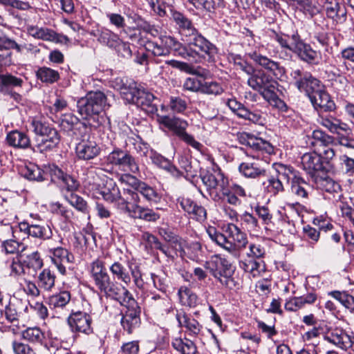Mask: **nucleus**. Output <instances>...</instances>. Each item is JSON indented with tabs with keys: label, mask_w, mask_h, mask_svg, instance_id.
<instances>
[{
	"label": "nucleus",
	"mask_w": 354,
	"mask_h": 354,
	"mask_svg": "<svg viewBox=\"0 0 354 354\" xmlns=\"http://www.w3.org/2000/svg\"><path fill=\"white\" fill-rule=\"evenodd\" d=\"M99 194L103 199L109 203H115L117 208L127 214L130 217L147 221H156L160 215L153 210L139 205L140 201L138 194L129 188H124L122 194L115 183H106Z\"/></svg>",
	"instance_id": "obj_1"
},
{
	"label": "nucleus",
	"mask_w": 354,
	"mask_h": 354,
	"mask_svg": "<svg viewBox=\"0 0 354 354\" xmlns=\"http://www.w3.org/2000/svg\"><path fill=\"white\" fill-rule=\"evenodd\" d=\"M90 272L96 288L107 297L118 300L129 291L117 282L113 281L107 273L104 263L98 259L91 263Z\"/></svg>",
	"instance_id": "obj_2"
},
{
	"label": "nucleus",
	"mask_w": 354,
	"mask_h": 354,
	"mask_svg": "<svg viewBox=\"0 0 354 354\" xmlns=\"http://www.w3.org/2000/svg\"><path fill=\"white\" fill-rule=\"evenodd\" d=\"M206 232L211 240L221 247L228 252L236 255V249L245 248L248 244V239L245 233L242 232L236 225L228 224L226 228V232L231 237L234 243L229 241L222 233L218 232L213 226H209L206 229Z\"/></svg>",
	"instance_id": "obj_3"
},
{
	"label": "nucleus",
	"mask_w": 354,
	"mask_h": 354,
	"mask_svg": "<svg viewBox=\"0 0 354 354\" xmlns=\"http://www.w3.org/2000/svg\"><path fill=\"white\" fill-rule=\"evenodd\" d=\"M139 44L143 46L147 51L156 57L168 56L171 51L180 57H186L188 55L183 44L170 35H161L157 41H145L141 39Z\"/></svg>",
	"instance_id": "obj_4"
},
{
	"label": "nucleus",
	"mask_w": 354,
	"mask_h": 354,
	"mask_svg": "<svg viewBox=\"0 0 354 354\" xmlns=\"http://www.w3.org/2000/svg\"><path fill=\"white\" fill-rule=\"evenodd\" d=\"M109 106L105 94L102 91H91L77 101L78 112L84 118L99 115Z\"/></svg>",
	"instance_id": "obj_5"
},
{
	"label": "nucleus",
	"mask_w": 354,
	"mask_h": 354,
	"mask_svg": "<svg viewBox=\"0 0 354 354\" xmlns=\"http://www.w3.org/2000/svg\"><path fill=\"white\" fill-rule=\"evenodd\" d=\"M206 268L223 286L230 289L236 286V282L232 277L234 270L231 263L220 255H215L206 262Z\"/></svg>",
	"instance_id": "obj_6"
},
{
	"label": "nucleus",
	"mask_w": 354,
	"mask_h": 354,
	"mask_svg": "<svg viewBox=\"0 0 354 354\" xmlns=\"http://www.w3.org/2000/svg\"><path fill=\"white\" fill-rule=\"evenodd\" d=\"M184 41L186 43V45L183 44L184 48L188 53L186 57H183L185 59H189L195 58L198 55L203 56L204 55H207L211 58L216 53L215 46L202 36L197 30Z\"/></svg>",
	"instance_id": "obj_7"
},
{
	"label": "nucleus",
	"mask_w": 354,
	"mask_h": 354,
	"mask_svg": "<svg viewBox=\"0 0 354 354\" xmlns=\"http://www.w3.org/2000/svg\"><path fill=\"white\" fill-rule=\"evenodd\" d=\"M117 301L127 309L122 317L121 324L124 330L130 334L139 326L140 308L130 292Z\"/></svg>",
	"instance_id": "obj_8"
},
{
	"label": "nucleus",
	"mask_w": 354,
	"mask_h": 354,
	"mask_svg": "<svg viewBox=\"0 0 354 354\" xmlns=\"http://www.w3.org/2000/svg\"><path fill=\"white\" fill-rule=\"evenodd\" d=\"M158 121L160 124L174 131L184 142L194 149L200 150L202 145L185 131L188 126L187 121L179 118H171L167 115H158Z\"/></svg>",
	"instance_id": "obj_9"
},
{
	"label": "nucleus",
	"mask_w": 354,
	"mask_h": 354,
	"mask_svg": "<svg viewBox=\"0 0 354 354\" xmlns=\"http://www.w3.org/2000/svg\"><path fill=\"white\" fill-rule=\"evenodd\" d=\"M107 167H117L124 172L136 174L139 171V167L135 158L127 151L120 149H114L105 157Z\"/></svg>",
	"instance_id": "obj_10"
},
{
	"label": "nucleus",
	"mask_w": 354,
	"mask_h": 354,
	"mask_svg": "<svg viewBox=\"0 0 354 354\" xmlns=\"http://www.w3.org/2000/svg\"><path fill=\"white\" fill-rule=\"evenodd\" d=\"M295 85L301 91L306 93L310 97L319 89L323 88L320 81L313 77L310 73L301 68H293L290 73Z\"/></svg>",
	"instance_id": "obj_11"
},
{
	"label": "nucleus",
	"mask_w": 354,
	"mask_h": 354,
	"mask_svg": "<svg viewBox=\"0 0 354 354\" xmlns=\"http://www.w3.org/2000/svg\"><path fill=\"white\" fill-rule=\"evenodd\" d=\"M119 89L124 100L138 106H149L155 98L152 93L138 88L135 82L129 83L128 86L123 83Z\"/></svg>",
	"instance_id": "obj_12"
},
{
	"label": "nucleus",
	"mask_w": 354,
	"mask_h": 354,
	"mask_svg": "<svg viewBox=\"0 0 354 354\" xmlns=\"http://www.w3.org/2000/svg\"><path fill=\"white\" fill-rule=\"evenodd\" d=\"M248 85L257 91L263 98L272 90H277L278 82L264 71L257 69L248 79Z\"/></svg>",
	"instance_id": "obj_13"
},
{
	"label": "nucleus",
	"mask_w": 354,
	"mask_h": 354,
	"mask_svg": "<svg viewBox=\"0 0 354 354\" xmlns=\"http://www.w3.org/2000/svg\"><path fill=\"white\" fill-rule=\"evenodd\" d=\"M293 41L292 51L295 53L302 61L308 64H318L319 53L313 50L310 44L305 43L297 32L291 35Z\"/></svg>",
	"instance_id": "obj_14"
},
{
	"label": "nucleus",
	"mask_w": 354,
	"mask_h": 354,
	"mask_svg": "<svg viewBox=\"0 0 354 354\" xmlns=\"http://www.w3.org/2000/svg\"><path fill=\"white\" fill-rule=\"evenodd\" d=\"M46 250L49 252L52 262L56 266L62 274H65V264L73 263L75 260L73 254L61 246L53 247L50 243H46Z\"/></svg>",
	"instance_id": "obj_15"
},
{
	"label": "nucleus",
	"mask_w": 354,
	"mask_h": 354,
	"mask_svg": "<svg viewBox=\"0 0 354 354\" xmlns=\"http://www.w3.org/2000/svg\"><path fill=\"white\" fill-rule=\"evenodd\" d=\"M77 157L80 160H90L98 156L101 152L100 145L90 136L83 138L75 147Z\"/></svg>",
	"instance_id": "obj_16"
},
{
	"label": "nucleus",
	"mask_w": 354,
	"mask_h": 354,
	"mask_svg": "<svg viewBox=\"0 0 354 354\" xmlns=\"http://www.w3.org/2000/svg\"><path fill=\"white\" fill-rule=\"evenodd\" d=\"M239 171L245 178H260L267 176V169L265 164L259 160V158L249 160L241 163Z\"/></svg>",
	"instance_id": "obj_17"
},
{
	"label": "nucleus",
	"mask_w": 354,
	"mask_h": 354,
	"mask_svg": "<svg viewBox=\"0 0 354 354\" xmlns=\"http://www.w3.org/2000/svg\"><path fill=\"white\" fill-rule=\"evenodd\" d=\"M201 179L212 198L214 201H220L222 197L218 192L224 185H227V179L220 173L216 174L207 173L201 177Z\"/></svg>",
	"instance_id": "obj_18"
},
{
	"label": "nucleus",
	"mask_w": 354,
	"mask_h": 354,
	"mask_svg": "<svg viewBox=\"0 0 354 354\" xmlns=\"http://www.w3.org/2000/svg\"><path fill=\"white\" fill-rule=\"evenodd\" d=\"M248 56L257 65L263 68L277 77L282 76L285 73L284 68L281 66L279 62H275L269 57L257 53V51L249 53Z\"/></svg>",
	"instance_id": "obj_19"
},
{
	"label": "nucleus",
	"mask_w": 354,
	"mask_h": 354,
	"mask_svg": "<svg viewBox=\"0 0 354 354\" xmlns=\"http://www.w3.org/2000/svg\"><path fill=\"white\" fill-rule=\"evenodd\" d=\"M91 317L84 312L73 313L68 318V324L73 331L90 334L92 333Z\"/></svg>",
	"instance_id": "obj_20"
},
{
	"label": "nucleus",
	"mask_w": 354,
	"mask_h": 354,
	"mask_svg": "<svg viewBox=\"0 0 354 354\" xmlns=\"http://www.w3.org/2000/svg\"><path fill=\"white\" fill-rule=\"evenodd\" d=\"M240 142L250 147L257 152L262 154H272L274 153L273 146L268 141L261 138H257L247 133H243L239 136Z\"/></svg>",
	"instance_id": "obj_21"
},
{
	"label": "nucleus",
	"mask_w": 354,
	"mask_h": 354,
	"mask_svg": "<svg viewBox=\"0 0 354 354\" xmlns=\"http://www.w3.org/2000/svg\"><path fill=\"white\" fill-rule=\"evenodd\" d=\"M325 339L339 348L345 350L351 347L354 342V337L350 336L340 328L330 329L326 335Z\"/></svg>",
	"instance_id": "obj_22"
},
{
	"label": "nucleus",
	"mask_w": 354,
	"mask_h": 354,
	"mask_svg": "<svg viewBox=\"0 0 354 354\" xmlns=\"http://www.w3.org/2000/svg\"><path fill=\"white\" fill-rule=\"evenodd\" d=\"M171 19L175 22L183 41L192 35L197 30L192 20L180 12L173 11Z\"/></svg>",
	"instance_id": "obj_23"
},
{
	"label": "nucleus",
	"mask_w": 354,
	"mask_h": 354,
	"mask_svg": "<svg viewBox=\"0 0 354 354\" xmlns=\"http://www.w3.org/2000/svg\"><path fill=\"white\" fill-rule=\"evenodd\" d=\"M21 232H24L28 236L42 240H48L53 236L51 228L48 225H40L29 224L27 222H21L19 224Z\"/></svg>",
	"instance_id": "obj_24"
},
{
	"label": "nucleus",
	"mask_w": 354,
	"mask_h": 354,
	"mask_svg": "<svg viewBox=\"0 0 354 354\" xmlns=\"http://www.w3.org/2000/svg\"><path fill=\"white\" fill-rule=\"evenodd\" d=\"M319 124L326 128L330 133L339 136V137L348 134L351 129L349 126L334 117H323L320 116L317 120Z\"/></svg>",
	"instance_id": "obj_25"
},
{
	"label": "nucleus",
	"mask_w": 354,
	"mask_h": 354,
	"mask_svg": "<svg viewBox=\"0 0 354 354\" xmlns=\"http://www.w3.org/2000/svg\"><path fill=\"white\" fill-rule=\"evenodd\" d=\"M11 49H15L18 53L23 52V47L15 41L0 34V65L11 64Z\"/></svg>",
	"instance_id": "obj_26"
},
{
	"label": "nucleus",
	"mask_w": 354,
	"mask_h": 354,
	"mask_svg": "<svg viewBox=\"0 0 354 354\" xmlns=\"http://www.w3.org/2000/svg\"><path fill=\"white\" fill-rule=\"evenodd\" d=\"M181 208L193 219L198 221H204L207 217L206 209L204 207L198 205L189 198H182L179 200Z\"/></svg>",
	"instance_id": "obj_27"
},
{
	"label": "nucleus",
	"mask_w": 354,
	"mask_h": 354,
	"mask_svg": "<svg viewBox=\"0 0 354 354\" xmlns=\"http://www.w3.org/2000/svg\"><path fill=\"white\" fill-rule=\"evenodd\" d=\"M301 164L304 170L312 177L324 169L321 156L315 152L304 153L301 158Z\"/></svg>",
	"instance_id": "obj_28"
},
{
	"label": "nucleus",
	"mask_w": 354,
	"mask_h": 354,
	"mask_svg": "<svg viewBox=\"0 0 354 354\" xmlns=\"http://www.w3.org/2000/svg\"><path fill=\"white\" fill-rule=\"evenodd\" d=\"M176 317L179 326L185 328V332L189 335L196 337L201 333L203 326L196 319L189 316L183 311H178Z\"/></svg>",
	"instance_id": "obj_29"
},
{
	"label": "nucleus",
	"mask_w": 354,
	"mask_h": 354,
	"mask_svg": "<svg viewBox=\"0 0 354 354\" xmlns=\"http://www.w3.org/2000/svg\"><path fill=\"white\" fill-rule=\"evenodd\" d=\"M290 191L297 199L305 202L311 196L313 188L306 180L299 176L295 178L291 185Z\"/></svg>",
	"instance_id": "obj_30"
},
{
	"label": "nucleus",
	"mask_w": 354,
	"mask_h": 354,
	"mask_svg": "<svg viewBox=\"0 0 354 354\" xmlns=\"http://www.w3.org/2000/svg\"><path fill=\"white\" fill-rule=\"evenodd\" d=\"M6 142L15 148L26 149L31 146L28 136L17 130L12 131L7 134Z\"/></svg>",
	"instance_id": "obj_31"
},
{
	"label": "nucleus",
	"mask_w": 354,
	"mask_h": 354,
	"mask_svg": "<svg viewBox=\"0 0 354 354\" xmlns=\"http://www.w3.org/2000/svg\"><path fill=\"white\" fill-rule=\"evenodd\" d=\"M311 102L315 107H319L324 111H332L335 109V104L330 100L329 94L323 89H319L310 97Z\"/></svg>",
	"instance_id": "obj_32"
},
{
	"label": "nucleus",
	"mask_w": 354,
	"mask_h": 354,
	"mask_svg": "<svg viewBox=\"0 0 354 354\" xmlns=\"http://www.w3.org/2000/svg\"><path fill=\"white\" fill-rule=\"evenodd\" d=\"M97 33H92L93 35L97 37V41L105 46L111 48H116L120 42L119 36L106 28H102L97 30Z\"/></svg>",
	"instance_id": "obj_33"
},
{
	"label": "nucleus",
	"mask_w": 354,
	"mask_h": 354,
	"mask_svg": "<svg viewBox=\"0 0 354 354\" xmlns=\"http://www.w3.org/2000/svg\"><path fill=\"white\" fill-rule=\"evenodd\" d=\"M150 158L155 165L167 171L174 176L178 177L181 175V172L174 165H173L169 160L160 154L151 151Z\"/></svg>",
	"instance_id": "obj_34"
},
{
	"label": "nucleus",
	"mask_w": 354,
	"mask_h": 354,
	"mask_svg": "<svg viewBox=\"0 0 354 354\" xmlns=\"http://www.w3.org/2000/svg\"><path fill=\"white\" fill-rule=\"evenodd\" d=\"M172 347L180 354H196L197 348L195 343L186 337H176L172 339Z\"/></svg>",
	"instance_id": "obj_35"
},
{
	"label": "nucleus",
	"mask_w": 354,
	"mask_h": 354,
	"mask_svg": "<svg viewBox=\"0 0 354 354\" xmlns=\"http://www.w3.org/2000/svg\"><path fill=\"white\" fill-rule=\"evenodd\" d=\"M21 173L24 178L30 180L42 181L46 179L44 171L32 162L22 167Z\"/></svg>",
	"instance_id": "obj_36"
},
{
	"label": "nucleus",
	"mask_w": 354,
	"mask_h": 354,
	"mask_svg": "<svg viewBox=\"0 0 354 354\" xmlns=\"http://www.w3.org/2000/svg\"><path fill=\"white\" fill-rule=\"evenodd\" d=\"M55 274L48 268L44 269L38 276V286L44 291H51L55 283Z\"/></svg>",
	"instance_id": "obj_37"
},
{
	"label": "nucleus",
	"mask_w": 354,
	"mask_h": 354,
	"mask_svg": "<svg viewBox=\"0 0 354 354\" xmlns=\"http://www.w3.org/2000/svg\"><path fill=\"white\" fill-rule=\"evenodd\" d=\"M274 167L277 172V176L283 181V183H288L291 181L292 184L295 178L299 177L297 175L296 171L290 166L277 163L274 165Z\"/></svg>",
	"instance_id": "obj_38"
},
{
	"label": "nucleus",
	"mask_w": 354,
	"mask_h": 354,
	"mask_svg": "<svg viewBox=\"0 0 354 354\" xmlns=\"http://www.w3.org/2000/svg\"><path fill=\"white\" fill-rule=\"evenodd\" d=\"M179 301L183 306L195 307L198 303V296L189 288L181 286L178 291Z\"/></svg>",
	"instance_id": "obj_39"
},
{
	"label": "nucleus",
	"mask_w": 354,
	"mask_h": 354,
	"mask_svg": "<svg viewBox=\"0 0 354 354\" xmlns=\"http://www.w3.org/2000/svg\"><path fill=\"white\" fill-rule=\"evenodd\" d=\"M312 138L314 140L312 144L316 147L317 151H319V149L332 146L335 142V139L333 136L321 130L313 131Z\"/></svg>",
	"instance_id": "obj_40"
},
{
	"label": "nucleus",
	"mask_w": 354,
	"mask_h": 354,
	"mask_svg": "<svg viewBox=\"0 0 354 354\" xmlns=\"http://www.w3.org/2000/svg\"><path fill=\"white\" fill-rule=\"evenodd\" d=\"M71 299V292L68 290H62L51 295L49 297L48 302L51 308L54 309H62L69 304Z\"/></svg>",
	"instance_id": "obj_41"
},
{
	"label": "nucleus",
	"mask_w": 354,
	"mask_h": 354,
	"mask_svg": "<svg viewBox=\"0 0 354 354\" xmlns=\"http://www.w3.org/2000/svg\"><path fill=\"white\" fill-rule=\"evenodd\" d=\"M139 196V194L150 203H158L160 201L162 196L157 190L143 182L136 192Z\"/></svg>",
	"instance_id": "obj_42"
},
{
	"label": "nucleus",
	"mask_w": 354,
	"mask_h": 354,
	"mask_svg": "<svg viewBox=\"0 0 354 354\" xmlns=\"http://www.w3.org/2000/svg\"><path fill=\"white\" fill-rule=\"evenodd\" d=\"M27 30L30 36L36 39L50 41L57 39L56 33L48 28L29 26Z\"/></svg>",
	"instance_id": "obj_43"
},
{
	"label": "nucleus",
	"mask_w": 354,
	"mask_h": 354,
	"mask_svg": "<svg viewBox=\"0 0 354 354\" xmlns=\"http://www.w3.org/2000/svg\"><path fill=\"white\" fill-rule=\"evenodd\" d=\"M109 270L114 279L122 281L126 285L131 282V276L126 268L120 262H114L109 268Z\"/></svg>",
	"instance_id": "obj_44"
},
{
	"label": "nucleus",
	"mask_w": 354,
	"mask_h": 354,
	"mask_svg": "<svg viewBox=\"0 0 354 354\" xmlns=\"http://www.w3.org/2000/svg\"><path fill=\"white\" fill-rule=\"evenodd\" d=\"M73 342L74 336L72 335L64 339H62L60 342H58V340L53 342L49 350L53 354H70L69 347Z\"/></svg>",
	"instance_id": "obj_45"
},
{
	"label": "nucleus",
	"mask_w": 354,
	"mask_h": 354,
	"mask_svg": "<svg viewBox=\"0 0 354 354\" xmlns=\"http://www.w3.org/2000/svg\"><path fill=\"white\" fill-rule=\"evenodd\" d=\"M240 267L253 277L259 276L261 272L264 270V266L261 264V262L254 259L241 261Z\"/></svg>",
	"instance_id": "obj_46"
},
{
	"label": "nucleus",
	"mask_w": 354,
	"mask_h": 354,
	"mask_svg": "<svg viewBox=\"0 0 354 354\" xmlns=\"http://www.w3.org/2000/svg\"><path fill=\"white\" fill-rule=\"evenodd\" d=\"M36 76L42 82L47 84H53L59 79V74L57 71L45 66L37 70Z\"/></svg>",
	"instance_id": "obj_47"
},
{
	"label": "nucleus",
	"mask_w": 354,
	"mask_h": 354,
	"mask_svg": "<svg viewBox=\"0 0 354 354\" xmlns=\"http://www.w3.org/2000/svg\"><path fill=\"white\" fill-rule=\"evenodd\" d=\"M37 147L41 151H48L55 147L59 142V136L57 131H55V138H51L50 134L45 135L37 139Z\"/></svg>",
	"instance_id": "obj_48"
},
{
	"label": "nucleus",
	"mask_w": 354,
	"mask_h": 354,
	"mask_svg": "<svg viewBox=\"0 0 354 354\" xmlns=\"http://www.w3.org/2000/svg\"><path fill=\"white\" fill-rule=\"evenodd\" d=\"M34 133L41 138L45 135L50 134L51 138H55V131H57L55 128L50 126L46 122L41 120H34L32 122Z\"/></svg>",
	"instance_id": "obj_49"
},
{
	"label": "nucleus",
	"mask_w": 354,
	"mask_h": 354,
	"mask_svg": "<svg viewBox=\"0 0 354 354\" xmlns=\"http://www.w3.org/2000/svg\"><path fill=\"white\" fill-rule=\"evenodd\" d=\"M24 339L32 343H41L44 339V333L39 327H29L21 333Z\"/></svg>",
	"instance_id": "obj_50"
},
{
	"label": "nucleus",
	"mask_w": 354,
	"mask_h": 354,
	"mask_svg": "<svg viewBox=\"0 0 354 354\" xmlns=\"http://www.w3.org/2000/svg\"><path fill=\"white\" fill-rule=\"evenodd\" d=\"M194 6L196 9H203L207 12H213L216 8H223V0H195Z\"/></svg>",
	"instance_id": "obj_51"
},
{
	"label": "nucleus",
	"mask_w": 354,
	"mask_h": 354,
	"mask_svg": "<svg viewBox=\"0 0 354 354\" xmlns=\"http://www.w3.org/2000/svg\"><path fill=\"white\" fill-rule=\"evenodd\" d=\"M329 295L339 301L350 311H354V297L345 292H339L337 290L330 292Z\"/></svg>",
	"instance_id": "obj_52"
},
{
	"label": "nucleus",
	"mask_w": 354,
	"mask_h": 354,
	"mask_svg": "<svg viewBox=\"0 0 354 354\" xmlns=\"http://www.w3.org/2000/svg\"><path fill=\"white\" fill-rule=\"evenodd\" d=\"M224 92L223 86L214 81H202L201 93L207 95H218Z\"/></svg>",
	"instance_id": "obj_53"
},
{
	"label": "nucleus",
	"mask_w": 354,
	"mask_h": 354,
	"mask_svg": "<svg viewBox=\"0 0 354 354\" xmlns=\"http://www.w3.org/2000/svg\"><path fill=\"white\" fill-rule=\"evenodd\" d=\"M327 17L332 19L336 21L343 19L346 20V11L345 9H342L339 3H332L327 6L326 9Z\"/></svg>",
	"instance_id": "obj_54"
},
{
	"label": "nucleus",
	"mask_w": 354,
	"mask_h": 354,
	"mask_svg": "<svg viewBox=\"0 0 354 354\" xmlns=\"http://www.w3.org/2000/svg\"><path fill=\"white\" fill-rule=\"evenodd\" d=\"M6 263L10 276L16 277L25 273V266L18 257L7 260Z\"/></svg>",
	"instance_id": "obj_55"
},
{
	"label": "nucleus",
	"mask_w": 354,
	"mask_h": 354,
	"mask_svg": "<svg viewBox=\"0 0 354 354\" xmlns=\"http://www.w3.org/2000/svg\"><path fill=\"white\" fill-rule=\"evenodd\" d=\"M148 242L151 244V247L160 250L165 257L174 260L175 258L173 255V251L170 249L169 245L162 243L157 237L153 235H149L147 239Z\"/></svg>",
	"instance_id": "obj_56"
},
{
	"label": "nucleus",
	"mask_w": 354,
	"mask_h": 354,
	"mask_svg": "<svg viewBox=\"0 0 354 354\" xmlns=\"http://www.w3.org/2000/svg\"><path fill=\"white\" fill-rule=\"evenodd\" d=\"M68 201L77 210L87 214L88 218H89V208L86 201L82 197L71 194L69 198H68Z\"/></svg>",
	"instance_id": "obj_57"
},
{
	"label": "nucleus",
	"mask_w": 354,
	"mask_h": 354,
	"mask_svg": "<svg viewBox=\"0 0 354 354\" xmlns=\"http://www.w3.org/2000/svg\"><path fill=\"white\" fill-rule=\"evenodd\" d=\"M315 181L319 187L326 192H338L340 189L339 185L330 178H315Z\"/></svg>",
	"instance_id": "obj_58"
},
{
	"label": "nucleus",
	"mask_w": 354,
	"mask_h": 354,
	"mask_svg": "<svg viewBox=\"0 0 354 354\" xmlns=\"http://www.w3.org/2000/svg\"><path fill=\"white\" fill-rule=\"evenodd\" d=\"M218 193L222 197L220 200L225 201L230 205L236 206L239 205L241 203L240 199L233 194L230 187H227V185H224Z\"/></svg>",
	"instance_id": "obj_59"
},
{
	"label": "nucleus",
	"mask_w": 354,
	"mask_h": 354,
	"mask_svg": "<svg viewBox=\"0 0 354 354\" xmlns=\"http://www.w3.org/2000/svg\"><path fill=\"white\" fill-rule=\"evenodd\" d=\"M127 173V174L120 175L119 178V181L121 183L129 185L132 188L130 189L131 190L137 192V191L142 184L143 181H141L135 176L131 175L130 174H129V172Z\"/></svg>",
	"instance_id": "obj_60"
},
{
	"label": "nucleus",
	"mask_w": 354,
	"mask_h": 354,
	"mask_svg": "<svg viewBox=\"0 0 354 354\" xmlns=\"http://www.w3.org/2000/svg\"><path fill=\"white\" fill-rule=\"evenodd\" d=\"M277 90H272L270 93L263 97L271 106L278 109L286 111L288 109L286 104L281 100L276 93Z\"/></svg>",
	"instance_id": "obj_61"
},
{
	"label": "nucleus",
	"mask_w": 354,
	"mask_h": 354,
	"mask_svg": "<svg viewBox=\"0 0 354 354\" xmlns=\"http://www.w3.org/2000/svg\"><path fill=\"white\" fill-rule=\"evenodd\" d=\"M135 286L139 289H143L145 282L142 279V272L140 266L137 264L129 266Z\"/></svg>",
	"instance_id": "obj_62"
},
{
	"label": "nucleus",
	"mask_w": 354,
	"mask_h": 354,
	"mask_svg": "<svg viewBox=\"0 0 354 354\" xmlns=\"http://www.w3.org/2000/svg\"><path fill=\"white\" fill-rule=\"evenodd\" d=\"M3 250L6 254H17L19 251H23L24 246L21 243L11 239L3 242Z\"/></svg>",
	"instance_id": "obj_63"
},
{
	"label": "nucleus",
	"mask_w": 354,
	"mask_h": 354,
	"mask_svg": "<svg viewBox=\"0 0 354 354\" xmlns=\"http://www.w3.org/2000/svg\"><path fill=\"white\" fill-rule=\"evenodd\" d=\"M12 349L15 354H36L35 350L30 345L14 341Z\"/></svg>",
	"instance_id": "obj_64"
}]
</instances>
